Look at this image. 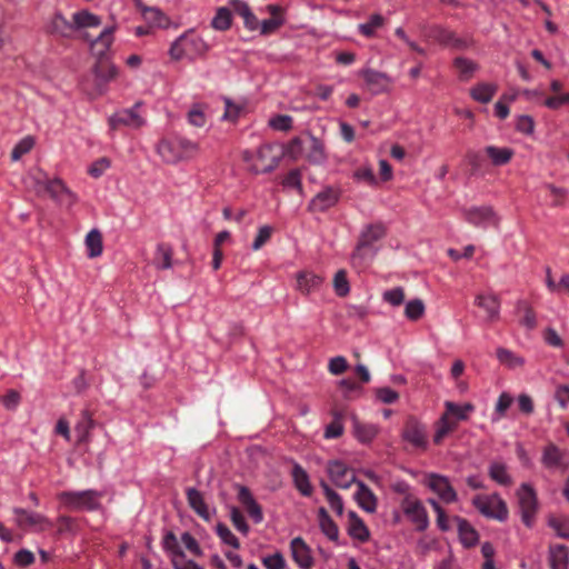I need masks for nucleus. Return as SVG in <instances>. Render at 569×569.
Wrapping results in <instances>:
<instances>
[{
  "label": "nucleus",
  "instance_id": "nucleus-1",
  "mask_svg": "<svg viewBox=\"0 0 569 569\" xmlns=\"http://www.w3.org/2000/svg\"><path fill=\"white\" fill-rule=\"evenodd\" d=\"M101 23V18L88 10H79L72 14L74 32H83V38L90 43L91 51L98 58H103L113 43L116 27H106L94 39H91L84 31L87 29L98 28Z\"/></svg>",
  "mask_w": 569,
  "mask_h": 569
},
{
  "label": "nucleus",
  "instance_id": "nucleus-9",
  "mask_svg": "<svg viewBox=\"0 0 569 569\" xmlns=\"http://www.w3.org/2000/svg\"><path fill=\"white\" fill-rule=\"evenodd\" d=\"M421 482L445 503H453L458 500L457 491L452 487L449 478L443 475L428 472L423 476Z\"/></svg>",
  "mask_w": 569,
  "mask_h": 569
},
{
  "label": "nucleus",
  "instance_id": "nucleus-57",
  "mask_svg": "<svg viewBox=\"0 0 569 569\" xmlns=\"http://www.w3.org/2000/svg\"><path fill=\"white\" fill-rule=\"evenodd\" d=\"M333 289L339 297H345L349 293L350 287L345 270H339L333 278Z\"/></svg>",
  "mask_w": 569,
  "mask_h": 569
},
{
  "label": "nucleus",
  "instance_id": "nucleus-23",
  "mask_svg": "<svg viewBox=\"0 0 569 569\" xmlns=\"http://www.w3.org/2000/svg\"><path fill=\"white\" fill-rule=\"evenodd\" d=\"M46 29L49 33L60 36L63 38H70L74 33L72 26V19L68 20L61 12L57 11L48 20Z\"/></svg>",
  "mask_w": 569,
  "mask_h": 569
},
{
  "label": "nucleus",
  "instance_id": "nucleus-42",
  "mask_svg": "<svg viewBox=\"0 0 569 569\" xmlns=\"http://www.w3.org/2000/svg\"><path fill=\"white\" fill-rule=\"evenodd\" d=\"M496 353L499 362L508 369H517L525 365V359L509 349L498 348Z\"/></svg>",
  "mask_w": 569,
  "mask_h": 569
},
{
  "label": "nucleus",
  "instance_id": "nucleus-12",
  "mask_svg": "<svg viewBox=\"0 0 569 569\" xmlns=\"http://www.w3.org/2000/svg\"><path fill=\"white\" fill-rule=\"evenodd\" d=\"M14 523L21 529L31 528L34 531H44L52 528L53 523L46 516L28 511L22 508H14Z\"/></svg>",
  "mask_w": 569,
  "mask_h": 569
},
{
  "label": "nucleus",
  "instance_id": "nucleus-43",
  "mask_svg": "<svg viewBox=\"0 0 569 569\" xmlns=\"http://www.w3.org/2000/svg\"><path fill=\"white\" fill-rule=\"evenodd\" d=\"M320 487L325 493V497L333 511L338 516L343 512V501L340 495H338L325 480L320 481Z\"/></svg>",
  "mask_w": 569,
  "mask_h": 569
},
{
  "label": "nucleus",
  "instance_id": "nucleus-64",
  "mask_svg": "<svg viewBox=\"0 0 569 569\" xmlns=\"http://www.w3.org/2000/svg\"><path fill=\"white\" fill-rule=\"evenodd\" d=\"M549 526L561 538H569V520L566 518H550Z\"/></svg>",
  "mask_w": 569,
  "mask_h": 569
},
{
  "label": "nucleus",
  "instance_id": "nucleus-53",
  "mask_svg": "<svg viewBox=\"0 0 569 569\" xmlns=\"http://www.w3.org/2000/svg\"><path fill=\"white\" fill-rule=\"evenodd\" d=\"M342 415L339 412L333 413V420L325 428V439H337L343 433Z\"/></svg>",
  "mask_w": 569,
  "mask_h": 569
},
{
  "label": "nucleus",
  "instance_id": "nucleus-11",
  "mask_svg": "<svg viewBox=\"0 0 569 569\" xmlns=\"http://www.w3.org/2000/svg\"><path fill=\"white\" fill-rule=\"evenodd\" d=\"M517 498L522 521L530 527L538 510L537 493L531 485L522 483L517 490Z\"/></svg>",
  "mask_w": 569,
  "mask_h": 569
},
{
  "label": "nucleus",
  "instance_id": "nucleus-54",
  "mask_svg": "<svg viewBox=\"0 0 569 569\" xmlns=\"http://www.w3.org/2000/svg\"><path fill=\"white\" fill-rule=\"evenodd\" d=\"M425 313V303L420 299H413L406 303L405 315L409 320H418Z\"/></svg>",
  "mask_w": 569,
  "mask_h": 569
},
{
  "label": "nucleus",
  "instance_id": "nucleus-29",
  "mask_svg": "<svg viewBox=\"0 0 569 569\" xmlns=\"http://www.w3.org/2000/svg\"><path fill=\"white\" fill-rule=\"evenodd\" d=\"M488 475L499 486L509 487L513 482L508 466L502 461H491L488 467Z\"/></svg>",
  "mask_w": 569,
  "mask_h": 569
},
{
  "label": "nucleus",
  "instance_id": "nucleus-2",
  "mask_svg": "<svg viewBox=\"0 0 569 569\" xmlns=\"http://www.w3.org/2000/svg\"><path fill=\"white\" fill-rule=\"evenodd\" d=\"M199 152L200 146L198 142L180 136L162 139L157 146V153L168 164L190 161Z\"/></svg>",
  "mask_w": 569,
  "mask_h": 569
},
{
  "label": "nucleus",
  "instance_id": "nucleus-21",
  "mask_svg": "<svg viewBox=\"0 0 569 569\" xmlns=\"http://www.w3.org/2000/svg\"><path fill=\"white\" fill-rule=\"evenodd\" d=\"M541 462L548 469L566 470L569 468V459L567 458V455L553 443H549L545 447Z\"/></svg>",
  "mask_w": 569,
  "mask_h": 569
},
{
  "label": "nucleus",
  "instance_id": "nucleus-38",
  "mask_svg": "<svg viewBox=\"0 0 569 569\" xmlns=\"http://www.w3.org/2000/svg\"><path fill=\"white\" fill-rule=\"evenodd\" d=\"M485 151L495 166L508 163L515 154L513 150L510 148H498L496 146H487Z\"/></svg>",
  "mask_w": 569,
  "mask_h": 569
},
{
  "label": "nucleus",
  "instance_id": "nucleus-14",
  "mask_svg": "<svg viewBox=\"0 0 569 569\" xmlns=\"http://www.w3.org/2000/svg\"><path fill=\"white\" fill-rule=\"evenodd\" d=\"M462 216L466 221L478 228H488L497 226L499 219L491 207H470L462 210Z\"/></svg>",
  "mask_w": 569,
  "mask_h": 569
},
{
  "label": "nucleus",
  "instance_id": "nucleus-6",
  "mask_svg": "<svg viewBox=\"0 0 569 569\" xmlns=\"http://www.w3.org/2000/svg\"><path fill=\"white\" fill-rule=\"evenodd\" d=\"M64 507L74 511H93L100 508L102 493L88 489L82 491H62L58 496Z\"/></svg>",
  "mask_w": 569,
  "mask_h": 569
},
{
  "label": "nucleus",
  "instance_id": "nucleus-16",
  "mask_svg": "<svg viewBox=\"0 0 569 569\" xmlns=\"http://www.w3.org/2000/svg\"><path fill=\"white\" fill-rule=\"evenodd\" d=\"M340 196L341 192L339 188L327 186L310 200L308 209L312 212H323L335 207Z\"/></svg>",
  "mask_w": 569,
  "mask_h": 569
},
{
  "label": "nucleus",
  "instance_id": "nucleus-10",
  "mask_svg": "<svg viewBox=\"0 0 569 569\" xmlns=\"http://www.w3.org/2000/svg\"><path fill=\"white\" fill-rule=\"evenodd\" d=\"M400 508L407 519L418 531H425L429 527V517L426 507L417 497L402 498Z\"/></svg>",
  "mask_w": 569,
  "mask_h": 569
},
{
  "label": "nucleus",
  "instance_id": "nucleus-45",
  "mask_svg": "<svg viewBox=\"0 0 569 569\" xmlns=\"http://www.w3.org/2000/svg\"><path fill=\"white\" fill-rule=\"evenodd\" d=\"M512 402H513V398L511 395H509L508 392L500 393V396L496 402V406H495V411L491 416V421L492 422L500 421L506 416L507 410L510 408Z\"/></svg>",
  "mask_w": 569,
  "mask_h": 569
},
{
  "label": "nucleus",
  "instance_id": "nucleus-55",
  "mask_svg": "<svg viewBox=\"0 0 569 569\" xmlns=\"http://www.w3.org/2000/svg\"><path fill=\"white\" fill-rule=\"evenodd\" d=\"M216 533L223 543L231 546L234 549L240 548L239 539L231 532V530L226 525L218 523L216 526Z\"/></svg>",
  "mask_w": 569,
  "mask_h": 569
},
{
  "label": "nucleus",
  "instance_id": "nucleus-63",
  "mask_svg": "<svg viewBox=\"0 0 569 569\" xmlns=\"http://www.w3.org/2000/svg\"><path fill=\"white\" fill-rule=\"evenodd\" d=\"M269 126L273 130L288 131L292 126V118L287 114H278L269 119Z\"/></svg>",
  "mask_w": 569,
  "mask_h": 569
},
{
  "label": "nucleus",
  "instance_id": "nucleus-47",
  "mask_svg": "<svg viewBox=\"0 0 569 569\" xmlns=\"http://www.w3.org/2000/svg\"><path fill=\"white\" fill-rule=\"evenodd\" d=\"M383 17L379 13H375L370 16L367 22L360 23L358 26V30L362 36L371 38L375 36L376 31L383 26Z\"/></svg>",
  "mask_w": 569,
  "mask_h": 569
},
{
  "label": "nucleus",
  "instance_id": "nucleus-48",
  "mask_svg": "<svg viewBox=\"0 0 569 569\" xmlns=\"http://www.w3.org/2000/svg\"><path fill=\"white\" fill-rule=\"evenodd\" d=\"M211 27L218 31H226L231 27V11L221 7L211 20Z\"/></svg>",
  "mask_w": 569,
  "mask_h": 569
},
{
  "label": "nucleus",
  "instance_id": "nucleus-58",
  "mask_svg": "<svg viewBox=\"0 0 569 569\" xmlns=\"http://www.w3.org/2000/svg\"><path fill=\"white\" fill-rule=\"evenodd\" d=\"M382 298L392 307H398L405 301V292L401 287H396L383 292Z\"/></svg>",
  "mask_w": 569,
  "mask_h": 569
},
{
  "label": "nucleus",
  "instance_id": "nucleus-17",
  "mask_svg": "<svg viewBox=\"0 0 569 569\" xmlns=\"http://www.w3.org/2000/svg\"><path fill=\"white\" fill-rule=\"evenodd\" d=\"M358 74L365 80L366 87L373 94L388 91L392 82V79L387 73L370 68L361 69Z\"/></svg>",
  "mask_w": 569,
  "mask_h": 569
},
{
  "label": "nucleus",
  "instance_id": "nucleus-56",
  "mask_svg": "<svg viewBox=\"0 0 569 569\" xmlns=\"http://www.w3.org/2000/svg\"><path fill=\"white\" fill-rule=\"evenodd\" d=\"M429 505L437 515V526L441 531H448L450 529L449 520L445 509L440 506L439 501L435 499H428Z\"/></svg>",
  "mask_w": 569,
  "mask_h": 569
},
{
  "label": "nucleus",
  "instance_id": "nucleus-49",
  "mask_svg": "<svg viewBox=\"0 0 569 569\" xmlns=\"http://www.w3.org/2000/svg\"><path fill=\"white\" fill-rule=\"evenodd\" d=\"M93 419L88 410L81 412L80 420L76 425V431L80 441H87L91 429L93 428Z\"/></svg>",
  "mask_w": 569,
  "mask_h": 569
},
{
  "label": "nucleus",
  "instance_id": "nucleus-36",
  "mask_svg": "<svg viewBox=\"0 0 569 569\" xmlns=\"http://www.w3.org/2000/svg\"><path fill=\"white\" fill-rule=\"evenodd\" d=\"M453 67L456 68L458 77L461 81L470 80L479 69L477 62L465 57L456 58L453 60Z\"/></svg>",
  "mask_w": 569,
  "mask_h": 569
},
{
  "label": "nucleus",
  "instance_id": "nucleus-13",
  "mask_svg": "<svg viewBox=\"0 0 569 569\" xmlns=\"http://www.w3.org/2000/svg\"><path fill=\"white\" fill-rule=\"evenodd\" d=\"M140 103H136L132 108L122 109L108 119L111 130H117L120 127H128L131 129H139L146 124V120L138 112Z\"/></svg>",
  "mask_w": 569,
  "mask_h": 569
},
{
  "label": "nucleus",
  "instance_id": "nucleus-26",
  "mask_svg": "<svg viewBox=\"0 0 569 569\" xmlns=\"http://www.w3.org/2000/svg\"><path fill=\"white\" fill-rule=\"evenodd\" d=\"M475 305L482 309L487 321H495L500 315V301L495 295H478Z\"/></svg>",
  "mask_w": 569,
  "mask_h": 569
},
{
  "label": "nucleus",
  "instance_id": "nucleus-22",
  "mask_svg": "<svg viewBox=\"0 0 569 569\" xmlns=\"http://www.w3.org/2000/svg\"><path fill=\"white\" fill-rule=\"evenodd\" d=\"M291 555L300 569H310L313 566L311 549L300 537L293 538L290 542Z\"/></svg>",
  "mask_w": 569,
  "mask_h": 569
},
{
  "label": "nucleus",
  "instance_id": "nucleus-52",
  "mask_svg": "<svg viewBox=\"0 0 569 569\" xmlns=\"http://www.w3.org/2000/svg\"><path fill=\"white\" fill-rule=\"evenodd\" d=\"M172 251L169 246L159 243L157 246L156 266L158 269H170L172 267Z\"/></svg>",
  "mask_w": 569,
  "mask_h": 569
},
{
  "label": "nucleus",
  "instance_id": "nucleus-34",
  "mask_svg": "<svg viewBox=\"0 0 569 569\" xmlns=\"http://www.w3.org/2000/svg\"><path fill=\"white\" fill-rule=\"evenodd\" d=\"M142 17L144 21L148 23L149 28H167L170 23L169 18L158 8L156 7H144L142 8Z\"/></svg>",
  "mask_w": 569,
  "mask_h": 569
},
{
  "label": "nucleus",
  "instance_id": "nucleus-8",
  "mask_svg": "<svg viewBox=\"0 0 569 569\" xmlns=\"http://www.w3.org/2000/svg\"><path fill=\"white\" fill-rule=\"evenodd\" d=\"M290 149L292 153L303 152L306 159L313 164H322L327 161L323 142L312 134H308L306 138H295Z\"/></svg>",
  "mask_w": 569,
  "mask_h": 569
},
{
  "label": "nucleus",
  "instance_id": "nucleus-51",
  "mask_svg": "<svg viewBox=\"0 0 569 569\" xmlns=\"http://www.w3.org/2000/svg\"><path fill=\"white\" fill-rule=\"evenodd\" d=\"M36 144V139L32 136L23 137L12 149L11 160L18 161L22 156L29 153Z\"/></svg>",
  "mask_w": 569,
  "mask_h": 569
},
{
  "label": "nucleus",
  "instance_id": "nucleus-18",
  "mask_svg": "<svg viewBox=\"0 0 569 569\" xmlns=\"http://www.w3.org/2000/svg\"><path fill=\"white\" fill-rule=\"evenodd\" d=\"M237 490V499L246 509L249 517L254 523H260L263 520V512L261 506L257 502L251 491L241 485L234 486Z\"/></svg>",
  "mask_w": 569,
  "mask_h": 569
},
{
  "label": "nucleus",
  "instance_id": "nucleus-7",
  "mask_svg": "<svg viewBox=\"0 0 569 569\" xmlns=\"http://www.w3.org/2000/svg\"><path fill=\"white\" fill-rule=\"evenodd\" d=\"M472 505L486 518L501 522L508 518L507 505L498 493L477 495Z\"/></svg>",
  "mask_w": 569,
  "mask_h": 569
},
{
  "label": "nucleus",
  "instance_id": "nucleus-32",
  "mask_svg": "<svg viewBox=\"0 0 569 569\" xmlns=\"http://www.w3.org/2000/svg\"><path fill=\"white\" fill-rule=\"evenodd\" d=\"M187 499L189 506L194 510V512L204 520H209L211 517L210 510L204 502L203 496L200 491L194 488H189L187 490Z\"/></svg>",
  "mask_w": 569,
  "mask_h": 569
},
{
  "label": "nucleus",
  "instance_id": "nucleus-5",
  "mask_svg": "<svg viewBox=\"0 0 569 569\" xmlns=\"http://www.w3.org/2000/svg\"><path fill=\"white\" fill-rule=\"evenodd\" d=\"M243 161L248 163L249 169L258 173L271 172L279 163L280 154L276 152L274 146L264 143L256 151L246 150L242 153Z\"/></svg>",
  "mask_w": 569,
  "mask_h": 569
},
{
  "label": "nucleus",
  "instance_id": "nucleus-27",
  "mask_svg": "<svg viewBox=\"0 0 569 569\" xmlns=\"http://www.w3.org/2000/svg\"><path fill=\"white\" fill-rule=\"evenodd\" d=\"M379 427L373 423H363L358 418H352V435L363 445L370 443L378 435Z\"/></svg>",
  "mask_w": 569,
  "mask_h": 569
},
{
  "label": "nucleus",
  "instance_id": "nucleus-4",
  "mask_svg": "<svg viewBox=\"0 0 569 569\" xmlns=\"http://www.w3.org/2000/svg\"><path fill=\"white\" fill-rule=\"evenodd\" d=\"M385 233L386 230L381 223H373L363 228L359 242L351 256V262L355 267L361 268L375 257L376 250L372 248V244L380 240Z\"/></svg>",
  "mask_w": 569,
  "mask_h": 569
},
{
  "label": "nucleus",
  "instance_id": "nucleus-24",
  "mask_svg": "<svg viewBox=\"0 0 569 569\" xmlns=\"http://www.w3.org/2000/svg\"><path fill=\"white\" fill-rule=\"evenodd\" d=\"M402 438L416 448H426L427 431L425 426L416 420H409L402 432Z\"/></svg>",
  "mask_w": 569,
  "mask_h": 569
},
{
  "label": "nucleus",
  "instance_id": "nucleus-62",
  "mask_svg": "<svg viewBox=\"0 0 569 569\" xmlns=\"http://www.w3.org/2000/svg\"><path fill=\"white\" fill-rule=\"evenodd\" d=\"M284 23V18H270L259 23L260 33L263 36L276 32Z\"/></svg>",
  "mask_w": 569,
  "mask_h": 569
},
{
  "label": "nucleus",
  "instance_id": "nucleus-44",
  "mask_svg": "<svg viewBox=\"0 0 569 569\" xmlns=\"http://www.w3.org/2000/svg\"><path fill=\"white\" fill-rule=\"evenodd\" d=\"M446 412L445 415L455 416L458 420H467L469 413L473 412L475 407L471 403L457 405L452 401L445 402Z\"/></svg>",
  "mask_w": 569,
  "mask_h": 569
},
{
  "label": "nucleus",
  "instance_id": "nucleus-31",
  "mask_svg": "<svg viewBox=\"0 0 569 569\" xmlns=\"http://www.w3.org/2000/svg\"><path fill=\"white\" fill-rule=\"evenodd\" d=\"M455 521L457 522L461 543L467 548L475 546L479 539V535L476 529L463 518L456 517Z\"/></svg>",
  "mask_w": 569,
  "mask_h": 569
},
{
  "label": "nucleus",
  "instance_id": "nucleus-41",
  "mask_svg": "<svg viewBox=\"0 0 569 569\" xmlns=\"http://www.w3.org/2000/svg\"><path fill=\"white\" fill-rule=\"evenodd\" d=\"M44 190H47L52 198L58 200H64L68 198L70 200L73 199L72 192L66 187V184L60 179H53L46 181L42 186Z\"/></svg>",
  "mask_w": 569,
  "mask_h": 569
},
{
  "label": "nucleus",
  "instance_id": "nucleus-19",
  "mask_svg": "<svg viewBox=\"0 0 569 569\" xmlns=\"http://www.w3.org/2000/svg\"><path fill=\"white\" fill-rule=\"evenodd\" d=\"M429 38L433 39L438 43L445 47L453 48V49H467L469 47V41L459 38L455 32L449 29L442 27H433L429 34Z\"/></svg>",
  "mask_w": 569,
  "mask_h": 569
},
{
  "label": "nucleus",
  "instance_id": "nucleus-40",
  "mask_svg": "<svg viewBox=\"0 0 569 569\" xmlns=\"http://www.w3.org/2000/svg\"><path fill=\"white\" fill-rule=\"evenodd\" d=\"M569 552L565 546L558 545L550 548L551 569H568Z\"/></svg>",
  "mask_w": 569,
  "mask_h": 569
},
{
  "label": "nucleus",
  "instance_id": "nucleus-3",
  "mask_svg": "<svg viewBox=\"0 0 569 569\" xmlns=\"http://www.w3.org/2000/svg\"><path fill=\"white\" fill-rule=\"evenodd\" d=\"M209 49L210 47L203 38L190 29L171 43L169 56L176 61L184 58L193 60L206 54Z\"/></svg>",
  "mask_w": 569,
  "mask_h": 569
},
{
  "label": "nucleus",
  "instance_id": "nucleus-39",
  "mask_svg": "<svg viewBox=\"0 0 569 569\" xmlns=\"http://www.w3.org/2000/svg\"><path fill=\"white\" fill-rule=\"evenodd\" d=\"M164 551L170 556L171 563L174 560H181L184 558V552L179 546V541L173 532H167L162 540Z\"/></svg>",
  "mask_w": 569,
  "mask_h": 569
},
{
  "label": "nucleus",
  "instance_id": "nucleus-60",
  "mask_svg": "<svg viewBox=\"0 0 569 569\" xmlns=\"http://www.w3.org/2000/svg\"><path fill=\"white\" fill-rule=\"evenodd\" d=\"M455 428L456 423L452 422L450 418L443 413L439 420L438 429L435 435V442H440L442 438Z\"/></svg>",
  "mask_w": 569,
  "mask_h": 569
},
{
  "label": "nucleus",
  "instance_id": "nucleus-28",
  "mask_svg": "<svg viewBox=\"0 0 569 569\" xmlns=\"http://www.w3.org/2000/svg\"><path fill=\"white\" fill-rule=\"evenodd\" d=\"M348 533L351 538L365 542L369 539L370 532L362 519L355 512H348Z\"/></svg>",
  "mask_w": 569,
  "mask_h": 569
},
{
  "label": "nucleus",
  "instance_id": "nucleus-46",
  "mask_svg": "<svg viewBox=\"0 0 569 569\" xmlns=\"http://www.w3.org/2000/svg\"><path fill=\"white\" fill-rule=\"evenodd\" d=\"M86 246L90 258L99 257L102 253L101 233L96 229L91 230L86 237Z\"/></svg>",
  "mask_w": 569,
  "mask_h": 569
},
{
  "label": "nucleus",
  "instance_id": "nucleus-15",
  "mask_svg": "<svg viewBox=\"0 0 569 569\" xmlns=\"http://www.w3.org/2000/svg\"><path fill=\"white\" fill-rule=\"evenodd\" d=\"M326 470L332 483L338 488L348 489L358 482L353 471L340 460L329 461Z\"/></svg>",
  "mask_w": 569,
  "mask_h": 569
},
{
  "label": "nucleus",
  "instance_id": "nucleus-20",
  "mask_svg": "<svg viewBox=\"0 0 569 569\" xmlns=\"http://www.w3.org/2000/svg\"><path fill=\"white\" fill-rule=\"evenodd\" d=\"M295 279V288L302 295H310L318 291L323 283V278L310 270H301L297 272Z\"/></svg>",
  "mask_w": 569,
  "mask_h": 569
},
{
  "label": "nucleus",
  "instance_id": "nucleus-37",
  "mask_svg": "<svg viewBox=\"0 0 569 569\" xmlns=\"http://www.w3.org/2000/svg\"><path fill=\"white\" fill-rule=\"evenodd\" d=\"M319 527L322 533L330 540L337 541L339 538V529L335 521L330 518L325 508H320L318 511Z\"/></svg>",
  "mask_w": 569,
  "mask_h": 569
},
{
  "label": "nucleus",
  "instance_id": "nucleus-25",
  "mask_svg": "<svg viewBox=\"0 0 569 569\" xmlns=\"http://www.w3.org/2000/svg\"><path fill=\"white\" fill-rule=\"evenodd\" d=\"M357 490L355 500L358 506L366 512L373 513L377 510L378 499L373 491L362 481L356 482Z\"/></svg>",
  "mask_w": 569,
  "mask_h": 569
},
{
  "label": "nucleus",
  "instance_id": "nucleus-30",
  "mask_svg": "<svg viewBox=\"0 0 569 569\" xmlns=\"http://www.w3.org/2000/svg\"><path fill=\"white\" fill-rule=\"evenodd\" d=\"M230 6L232 10L243 19L244 27L248 30L254 31L258 29L259 21L247 2L242 0H230Z\"/></svg>",
  "mask_w": 569,
  "mask_h": 569
},
{
  "label": "nucleus",
  "instance_id": "nucleus-59",
  "mask_svg": "<svg viewBox=\"0 0 569 569\" xmlns=\"http://www.w3.org/2000/svg\"><path fill=\"white\" fill-rule=\"evenodd\" d=\"M230 518H231V521H232L234 528L238 531H240L242 535L247 536L250 528L244 519V516L241 513V511L238 508L232 507L230 509Z\"/></svg>",
  "mask_w": 569,
  "mask_h": 569
},
{
  "label": "nucleus",
  "instance_id": "nucleus-33",
  "mask_svg": "<svg viewBox=\"0 0 569 569\" xmlns=\"http://www.w3.org/2000/svg\"><path fill=\"white\" fill-rule=\"evenodd\" d=\"M291 476L297 490L305 497L311 496L312 486L309 476L299 463L293 465Z\"/></svg>",
  "mask_w": 569,
  "mask_h": 569
},
{
  "label": "nucleus",
  "instance_id": "nucleus-61",
  "mask_svg": "<svg viewBox=\"0 0 569 569\" xmlns=\"http://www.w3.org/2000/svg\"><path fill=\"white\" fill-rule=\"evenodd\" d=\"M110 166L111 162L108 158H99L88 168V173L92 178L98 179L110 168Z\"/></svg>",
  "mask_w": 569,
  "mask_h": 569
},
{
  "label": "nucleus",
  "instance_id": "nucleus-35",
  "mask_svg": "<svg viewBox=\"0 0 569 569\" xmlns=\"http://www.w3.org/2000/svg\"><path fill=\"white\" fill-rule=\"evenodd\" d=\"M498 90L496 83L481 82L470 89L472 99L480 103H488L491 101Z\"/></svg>",
  "mask_w": 569,
  "mask_h": 569
},
{
  "label": "nucleus",
  "instance_id": "nucleus-50",
  "mask_svg": "<svg viewBox=\"0 0 569 569\" xmlns=\"http://www.w3.org/2000/svg\"><path fill=\"white\" fill-rule=\"evenodd\" d=\"M516 308L519 312L523 313V317L520 320L521 325L529 330L533 329L537 326V319L536 313L529 303L525 300H519L516 305Z\"/></svg>",
  "mask_w": 569,
  "mask_h": 569
}]
</instances>
